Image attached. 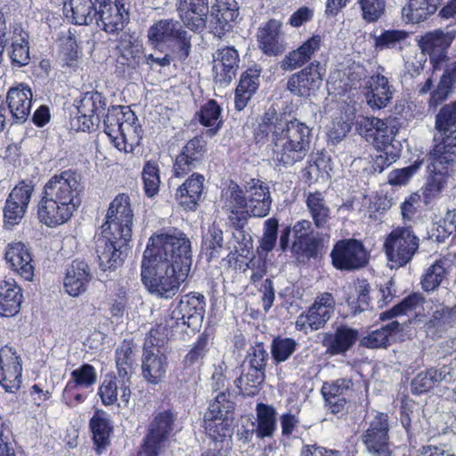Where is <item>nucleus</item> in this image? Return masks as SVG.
I'll return each instance as SVG.
<instances>
[{
    "label": "nucleus",
    "instance_id": "obj_1",
    "mask_svg": "<svg viewBox=\"0 0 456 456\" xmlns=\"http://www.w3.org/2000/svg\"><path fill=\"white\" fill-rule=\"evenodd\" d=\"M191 263V241L183 232L154 234L143 252L142 281L151 294L172 298L187 279Z\"/></svg>",
    "mask_w": 456,
    "mask_h": 456
},
{
    "label": "nucleus",
    "instance_id": "obj_2",
    "mask_svg": "<svg viewBox=\"0 0 456 456\" xmlns=\"http://www.w3.org/2000/svg\"><path fill=\"white\" fill-rule=\"evenodd\" d=\"M289 118L271 106L261 116L254 132L257 142L271 141L273 161L284 167L302 161L311 148L310 127Z\"/></svg>",
    "mask_w": 456,
    "mask_h": 456
},
{
    "label": "nucleus",
    "instance_id": "obj_3",
    "mask_svg": "<svg viewBox=\"0 0 456 456\" xmlns=\"http://www.w3.org/2000/svg\"><path fill=\"white\" fill-rule=\"evenodd\" d=\"M82 191L81 176L72 170L52 176L38 204L39 220L49 227L65 224L79 206Z\"/></svg>",
    "mask_w": 456,
    "mask_h": 456
},
{
    "label": "nucleus",
    "instance_id": "obj_4",
    "mask_svg": "<svg viewBox=\"0 0 456 456\" xmlns=\"http://www.w3.org/2000/svg\"><path fill=\"white\" fill-rule=\"evenodd\" d=\"M184 28L182 20L166 18L155 20L147 30L148 43L158 50L177 46L182 55L187 58L191 48V36Z\"/></svg>",
    "mask_w": 456,
    "mask_h": 456
},
{
    "label": "nucleus",
    "instance_id": "obj_5",
    "mask_svg": "<svg viewBox=\"0 0 456 456\" xmlns=\"http://www.w3.org/2000/svg\"><path fill=\"white\" fill-rule=\"evenodd\" d=\"M429 159V175L422 187V197L426 205L441 196L454 171L453 166L456 161V157H450L449 154H434V151L430 152Z\"/></svg>",
    "mask_w": 456,
    "mask_h": 456
},
{
    "label": "nucleus",
    "instance_id": "obj_6",
    "mask_svg": "<svg viewBox=\"0 0 456 456\" xmlns=\"http://www.w3.org/2000/svg\"><path fill=\"white\" fill-rule=\"evenodd\" d=\"M419 246V239L408 228L393 230L384 242L390 268H398L409 263Z\"/></svg>",
    "mask_w": 456,
    "mask_h": 456
},
{
    "label": "nucleus",
    "instance_id": "obj_7",
    "mask_svg": "<svg viewBox=\"0 0 456 456\" xmlns=\"http://www.w3.org/2000/svg\"><path fill=\"white\" fill-rule=\"evenodd\" d=\"M124 236L118 235L110 228L102 226L101 233L94 236V248L100 267L106 271L115 269L123 262V248L130 240H124Z\"/></svg>",
    "mask_w": 456,
    "mask_h": 456
},
{
    "label": "nucleus",
    "instance_id": "obj_8",
    "mask_svg": "<svg viewBox=\"0 0 456 456\" xmlns=\"http://www.w3.org/2000/svg\"><path fill=\"white\" fill-rule=\"evenodd\" d=\"M436 129L434 154L456 157V102L440 110L436 118Z\"/></svg>",
    "mask_w": 456,
    "mask_h": 456
},
{
    "label": "nucleus",
    "instance_id": "obj_9",
    "mask_svg": "<svg viewBox=\"0 0 456 456\" xmlns=\"http://www.w3.org/2000/svg\"><path fill=\"white\" fill-rule=\"evenodd\" d=\"M335 305L336 301L331 293L319 294L308 310L297 318L296 329L307 334L309 330L323 328L334 314Z\"/></svg>",
    "mask_w": 456,
    "mask_h": 456
},
{
    "label": "nucleus",
    "instance_id": "obj_10",
    "mask_svg": "<svg viewBox=\"0 0 456 456\" xmlns=\"http://www.w3.org/2000/svg\"><path fill=\"white\" fill-rule=\"evenodd\" d=\"M456 37L453 28L436 29L426 33L419 41L421 51L430 57L433 72L441 70L446 62V50Z\"/></svg>",
    "mask_w": 456,
    "mask_h": 456
},
{
    "label": "nucleus",
    "instance_id": "obj_11",
    "mask_svg": "<svg viewBox=\"0 0 456 456\" xmlns=\"http://www.w3.org/2000/svg\"><path fill=\"white\" fill-rule=\"evenodd\" d=\"M133 217L129 197L125 193H120L110 202L106 215V222L102 226L124 236V240H130Z\"/></svg>",
    "mask_w": 456,
    "mask_h": 456
},
{
    "label": "nucleus",
    "instance_id": "obj_12",
    "mask_svg": "<svg viewBox=\"0 0 456 456\" xmlns=\"http://www.w3.org/2000/svg\"><path fill=\"white\" fill-rule=\"evenodd\" d=\"M330 256L333 265L340 270L359 269L368 263V255L363 245L354 239L337 242Z\"/></svg>",
    "mask_w": 456,
    "mask_h": 456
},
{
    "label": "nucleus",
    "instance_id": "obj_13",
    "mask_svg": "<svg viewBox=\"0 0 456 456\" xmlns=\"http://www.w3.org/2000/svg\"><path fill=\"white\" fill-rule=\"evenodd\" d=\"M207 153V142L200 136L189 140L175 157L173 164L175 177H183L199 168L204 161Z\"/></svg>",
    "mask_w": 456,
    "mask_h": 456
},
{
    "label": "nucleus",
    "instance_id": "obj_14",
    "mask_svg": "<svg viewBox=\"0 0 456 456\" xmlns=\"http://www.w3.org/2000/svg\"><path fill=\"white\" fill-rule=\"evenodd\" d=\"M33 191V185L24 182L12 190L4 208V226L12 227L22 220L28 210Z\"/></svg>",
    "mask_w": 456,
    "mask_h": 456
},
{
    "label": "nucleus",
    "instance_id": "obj_15",
    "mask_svg": "<svg viewBox=\"0 0 456 456\" xmlns=\"http://www.w3.org/2000/svg\"><path fill=\"white\" fill-rule=\"evenodd\" d=\"M214 80L222 87L227 86L235 77L240 57L233 46L218 48L213 54Z\"/></svg>",
    "mask_w": 456,
    "mask_h": 456
},
{
    "label": "nucleus",
    "instance_id": "obj_16",
    "mask_svg": "<svg viewBox=\"0 0 456 456\" xmlns=\"http://www.w3.org/2000/svg\"><path fill=\"white\" fill-rule=\"evenodd\" d=\"M22 366L20 356L10 346L0 350V384L9 393L16 392L21 384Z\"/></svg>",
    "mask_w": 456,
    "mask_h": 456
},
{
    "label": "nucleus",
    "instance_id": "obj_17",
    "mask_svg": "<svg viewBox=\"0 0 456 456\" xmlns=\"http://www.w3.org/2000/svg\"><path fill=\"white\" fill-rule=\"evenodd\" d=\"M240 15V5L236 0H216L210 10L209 27L211 32L222 37L230 31L232 23Z\"/></svg>",
    "mask_w": 456,
    "mask_h": 456
},
{
    "label": "nucleus",
    "instance_id": "obj_18",
    "mask_svg": "<svg viewBox=\"0 0 456 456\" xmlns=\"http://www.w3.org/2000/svg\"><path fill=\"white\" fill-rule=\"evenodd\" d=\"M177 11L183 25L191 31L200 33L207 27L208 0H178Z\"/></svg>",
    "mask_w": 456,
    "mask_h": 456
},
{
    "label": "nucleus",
    "instance_id": "obj_19",
    "mask_svg": "<svg viewBox=\"0 0 456 456\" xmlns=\"http://www.w3.org/2000/svg\"><path fill=\"white\" fill-rule=\"evenodd\" d=\"M322 83L320 64L311 63L301 71L293 74L287 83V89L296 96L308 97L314 94Z\"/></svg>",
    "mask_w": 456,
    "mask_h": 456
},
{
    "label": "nucleus",
    "instance_id": "obj_20",
    "mask_svg": "<svg viewBox=\"0 0 456 456\" xmlns=\"http://www.w3.org/2000/svg\"><path fill=\"white\" fill-rule=\"evenodd\" d=\"M176 419V415L170 410L154 414L143 441L164 450L174 430Z\"/></svg>",
    "mask_w": 456,
    "mask_h": 456
},
{
    "label": "nucleus",
    "instance_id": "obj_21",
    "mask_svg": "<svg viewBox=\"0 0 456 456\" xmlns=\"http://www.w3.org/2000/svg\"><path fill=\"white\" fill-rule=\"evenodd\" d=\"M128 4H98L94 21L109 34L122 31L129 21Z\"/></svg>",
    "mask_w": 456,
    "mask_h": 456
},
{
    "label": "nucleus",
    "instance_id": "obj_22",
    "mask_svg": "<svg viewBox=\"0 0 456 456\" xmlns=\"http://www.w3.org/2000/svg\"><path fill=\"white\" fill-rule=\"evenodd\" d=\"M247 211L250 216L265 217L271 208L272 198L269 187L259 180L252 179L245 186Z\"/></svg>",
    "mask_w": 456,
    "mask_h": 456
},
{
    "label": "nucleus",
    "instance_id": "obj_23",
    "mask_svg": "<svg viewBox=\"0 0 456 456\" xmlns=\"http://www.w3.org/2000/svg\"><path fill=\"white\" fill-rule=\"evenodd\" d=\"M428 319L424 324L428 336L438 338L456 324V305L450 308L444 305H434L432 310L427 311Z\"/></svg>",
    "mask_w": 456,
    "mask_h": 456
},
{
    "label": "nucleus",
    "instance_id": "obj_24",
    "mask_svg": "<svg viewBox=\"0 0 456 456\" xmlns=\"http://www.w3.org/2000/svg\"><path fill=\"white\" fill-rule=\"evenodd\" d=\"M281 28L282 23L277 20H270L259 28L257 39L259 47L265 54L277 56L286 50V41Z\"/></svg>",
    "mask_w": 456,
    "mask_h": 456
},
{
    "label": "nucleus",
    "instance_id": "obj_25",
    "mask_svg": "<svg viewBox=\"0 0 456 456\" xmlns=\"http://www.w3.org/2000/svg\"><path fill=\"white\" fill-rule=\"evenodd\" d=\"M204 182V175L192 173L177 187L175 199L184 210H196L199 202L202 200Z\"/></svg>",
    "mask_w": 456,
    "mask_h": 456
},
{
    "label": "nucleus",
    "instance_id": "obj_26",
    "mask_svg": "<svg viewBox=\"0 0 456 456\" xmlns=\"http://www.w3.org/2000/svg\"><path fill=\"white\" fill-rule=\"evenodd\" d=\"M205 314V297L200 294H188L181 297L175 306V314L182 315L183 325L193 330L201 325Z\"/></svg>",
    "mask_w": 456,
    "mask_h": 456
},
{
    "label": "nucleus",
    "instance_id": "obj_27",
    "mask_svg": "<svg viewBox=\"0 0 456 456\" xmlns=\"http://www.w3.org/2000/svg\"><path fill=\"white\" fill-rule=\"evenodd\" d=\"M131 385L132 382L129 379H121L115 375L107 374L99 386L97 395L104 406H116L118 409H122L118 398L116 397V389L122 390V401L125 402L131 398Z\"/></svg>",
    "mask_w": 456,
    "mask_h": 456
},
{
    "label": "nucleus",
    "instance_id": "obj_28",
    "mask_svg": "<svg viewBox=\"0 0 456 456\" xmlns=\"http://www.w3.org/2000/svg\"><path fill=\"white\" fill-rule=\"evenodd\" d=\"M6 102L15 123H24L30 114L32 92L28 86L20 84L8 90Z\"/></svg>",
    "mask_w": 456,
    "mask_h": 456
},
{
    "label": "nucleus",
    "instance_id": "obj_29",
    "mask_svg": "<svg viewBox=\"0 0 456 456\" xmlns=\"http://www.w3.org/2000/svg\"><path fill=\"white\" fill-rule=\"evenodd\" d=\"M5 259L20 277L25 281H32L34 265L29 250L24 243L19 241L8 244Z\"/></svg>",
    "mask_w": 456,
    "mask_h": 456
},
{
    "label": "nucleus",
    "instance_id": "obj_30",
    "mask_svg": "<svg viewBox=\"0 0 456 456\" xmlns=\"http://www.w3.org/2000/svg\"><path fill=\"white\" fill-rule=\"evenodd\" d=\"M92 279L91 272L86 262L76 259L67 268L64 278V289L71 297L84 293Z\"/></svg>",
    "mask_w": 456,
    "mask_h": 456
},
{
    "label": "nucleus",
    "instance_id": "obj_31",
    "mask_svg": "<svg viewBox=\"0 0 456 456\" xmlns=\"http://www.w3.org/2000/svg\"><path fill=\"white\" fill-rule=\"evenodd\" d=\"M358 336L357 330L341 325L334 333L324 334L322 346L330 355L344 354L354 346Z\"/></svg>",
    "mask_w": 456,
    "mask_h": 456
},
{
    "label": "nucleus",
    "instance_id": "obj_32",
    "mask_svg": "<svg viewBox=\"0 0 456 456\" xmlns=\"http://www.w3.org/2000/svg\"><path fill=\"white\" fill-rule=\"evenodd\" d=\"M95 0H65L63 12L67 19L76 25H90L97 17Z\"/></svg>",
    "mask_w": 456,
    "mask_h": 456
},
{
    "label": "nucleus",
    "instance_id": "obj_33",
    "mask_svg": "<svg viewBox=\"0 0 456 456\" xmlns=\"http://www.w3.org/2000/svg\"><path fill=\"white\" fill-rule=\"evenodd\" d=\"M428 310H432V301L425 300L419 293H413L395 305L390 312L382 314V318L387 315L388 317L407 315L421 321L427 316Z\"/></svg>",
    "mask_w": 456,
    "mask_h": 456
},
{
    "label": "nucleus",
    "instance_id": "obj_34",
    "mask_svg": "<svg viewBox=\"0 0 456 456\" xmlns=\"http://www.w3.org/2000/svg\"><path fill=\"white\" fill-rule=\"evenodd\" d=\"M255 427L256 436L259 440L273 438L277 431V411L270 404L259 403L256 407V421L252 423Z\"/></svg>",
    "mask_w": 456,
    "mask_h": 456
},
{
    "label": "nucleus",
    "instance_id": "obj_35",
    "mask_svg": "<svg viewBox=\"0 0 456 456\" xmlns=\"http://www.w3.org/2000/svg\"><path fill=\"white\" fill-rule=\"evenodd\" d=\"M167 367V361L165 355L144 350L142 359V375L147 382L152 385L160 383L165 378Z\"/></svg>",
    "mask_w": 456,
    "mask_h": 456
},
{
    "label": "nucleus",
    "instance_id": "obj_36",
    "mask_svg": "<svg viewBox=\"0 0 456 456\" xmlns=\"http://www.w3.org/2000/svg\"><path fill=\"white\" fill-rule=\"evenodd\" d=\"M322 37L313 36L297 50L287 54L281 62L284 70H293L309 61L312 56L320 49Z\"/></svg>",
    "mask_w": 456,
    "mask_h": 456
},
{
    "label": "nucleus",
    "instance_id": "obj_37",
    "mask_svg": "<svg viewBox=\"0 0 456 456\" xmlns=\"http://www.w3.org/2000/svg\"><path fill=\"white\" fill-rule=\"evenodd\" d=\"M260 70L256 68L248 69L242 73L240 83L235 90V108L242 110L259 86Z\"/></svg>",
    "mask_w": 456,
    "mask_h": 456
},
{
    "label": "nucleus",
    "instance_id": "obj_38",
    "mask_svg": "<svg viewBox=\"0 0 456 456\" xmlns=\"http://www.w3.org/2000/svg\"><path fill=\"white\" fill-rule=\"evenodd\" d=\"M387 415L378 412L372 420V456H391Z\"/></svg>",
    "mask_w": 456,
    "mask_h": 456
},
{
    "label": "nucleus",
    "instance_id": "obj_39",
    "mask_svg": "<svg viewBox=\"0 0 456 456\" xmlns=\"http://www.w3.org/2000/svg\"><path fill=\"white\" fill-rule=\"evenodd\" d=\"M352 385L351 380L338 379L333 382H325L322 387V395L327 406L332 412H339L346 404L345 393Z\"/></svg>",
    "mask_w": 456,
    "mask_h": 456
},
{
    "label": "nucleus",
    "instance_id": "obj_40",
    "mask_svg": "<svg viewBox=\"0 0 456 456\" xmlns=\"http://www.w3.org/2000/svg\"><path fill=\"white\" fill-rule=\"evenodd\" d=\"M21 289L14 281L0 282V314L12 316L20 311L22 302Z\"/></svg>",
    "mask_w": 456,
    "mask_h": 456
},
{
    "label": "nucleus",
    "instance_id": "obj_41",
    "mask_svg": "<svg viewBox=\"0 0 456 456\" xmlns=\"http://www.w3.org/2000/svg\"><path fill=\"white\" fill-rule=\"evenodd\" d=\"M441 69H444V72L436 88L431 92L428 101L429 107L434 109L448 98L452 91V85L456 82V62H445Z\"/></svg>",
    "mask_w": 456,
    "mask_h": 456
},
{
    "label": "nucleus",
    "instance_id": "obj_42",
    "mask_svg": "<svg viewBox=\"0 0 456 456\" xmlns=\"http://www.w3.org/2000/svg\"><path fill=\"white\" fill-rule=\"evenodd\" d=\"M89 426L93 433V440L99 453L110 444V436L112 433L110 420L103 410L95 411L90 419Z\"/></svg>",
    "mask_w": 456,
    "mask_h": 456
},
{
    "label": "nucleus",
    "instance_id": "obj_43",
    "mask_svg": "<svg viewBox=\"0 0 456 456\" xmlns=\"http://www.w3.org/2000/svg\"><path fill=\"white\" fill-rule=\"evenodd\" d=\"M129 119H136L134 113L129 108L112 106L108 109V112L103 119L104 133L112 142L115 139H118V135L123 128V124Z\"/></svg>",
    "mask_w": 456,
    "mask_h": 456
},
{
    "label": "nucleus",
    "instance_id": "obj_44",
    "mask_svg": "<svg viewBox=\"0 0 456 456\" xmlns=\"http://www.w3.org/2000/svg\"><path fill=\"white\" fill-rule=\"evenodd\" d=\"M138 119H129L123 124V128L113 141V144L119 151L133 152L139 146L142 139V130L138 124Z\"/></svg>",
    "mask_w": 456,
    "mask_h": 456
},
{
    "label": "nucleus",
    "instance_id": "obj_45",
    "mask_svg": "<svg viewBox=\"0 0 456 456\" xmlns=\"http://www.w3.org/2000/svg\"><path fill=\"white\" fill-rule=\"evenodd\" d=\"M440 4L441 0H410L402 14L407 22L419 23L435 13Z\"/></svg>",
    "mask_w": 456,
    "mask_h": 456
},
{
    "label": "nucleus",
    "instance_id": "obj_46",
    "mask_svg": "<svg viewBox=\"0 0 456 456\" xmlns=\"http://www.w3.org/2000/svg\"><path fill=\"white\" fill-rule=\"evenodd\" d=\"M197 116L199 122L208 128V134L210 136L216 134L224 123L222 108L215 100H209L201 105Z\"/></svg>",
    "mask_w": 456,
    "mask_h": 456
},
{
    "label": "nucleus",
    "instance_id": "obj_47",
    "mask_svg": "<svg viewBox=\"0 0 456 456\" xmlns=\"http://www.w3.org/2000/svg\"><path fill=\"white\" fill-rule=\"evenodd\" d=\"M305 203L314 225L319 229L325 228L330 220V209L327 206L322 193L320 191L309 192Z\"/></svg>",
    "mask_w": 456,
    "mask_h": 456
},
{
    "label": "nucleus",
    "instance_id": "obj_48",
    "mask_svg": "<svg viewBox=\"0 0 456 456\" xmlns=\"http://www.w3.org/2000/svg\"><path fill=\"white\" fill-rule=\"evenodd\" d=\"M265 379V371L261 369L243 366L240 376L235 380L240 391L247 395H255Z\"/></svg>",
    "mask_w": 456,
    "mask_h": 456
},
{
    "label": "nucleus",
    "instance_id": "obj_49",
    "mask_svg": "<svg viewBox=\"0 0 456 456\" xmlns=\"http://www.w3.org/2000/svg\"><path fill=\"white\" fill-rule=\"evenodd\" d=\"M96 382V369L89 363H84L70 372V380L67 383L65 390L89 388Z\"/></svg>",
    "mask_w": 456,
    "mask_h": 456
},
{
    "label": "nucleus",
    "instance_id": "obj_50",
    "mask_svg": "<svg viewBox=\"0 0 456 456\" xmlns=\"http://www.w3.org/2000/svg\"><path fill=\"white\" fill-rule=\"evenodd\" d=\"M394 88L389 84L387 77L378 73L375 78L372 77V108H385L391 101Z\"/></svg>",
    "mask_w": 456,
    "mask_h": 456
},
{
    "label": "nucleus",
    "instance_id": "obj_51",
    "mask_svg": "<svg viewBox=\"0 0 456 456\" xmlns=\"http://www.w3.org/2000/svg\"><path fill=\"white\" fill-rule=\"evenodd\" d=\"M232 403L227 399L226 394L220 391L211 402L208 411L204 414V423L208 421H217L223 419H229L228 415L232 411Z\"/></svg>",
    "mask_w": 456,
    "mask_h": 456
},
{
    "label": "nucleus",
    "instance_id": "obj_52",
    "mask_svg": "<svg viewBox=\"0 0 456 456\" xmlns=\"http://www.w3.org/2000/svg\"><path fill=\"white\" fill-rule=\"evenodd\" d=\"M224 248L223 231L213 224L203 237L202 249L208 261L217 258Z\"/></svg>",
    "mask_w": 456,
    "mask_h": 456
},
{
    "label": "nucleus",
    "instance_id": "obj_53",
    "mask_svg": "<svg viewBox=\"0 0 456 456\" xmlns=\"http://www.w3.org/2000/svg\"><path fill=\"white\" fill-rule=\"evenodd\" d=\"M322 247V239L312 236L307 239L294 240L290 250L298 261L314 258Z\"/></svg>",
    "mask_w": 456,
    "mask_h": 456
},
{
    "label": "nucleus",
    "instance_id": "obj_54",
    "mask_svg": "<svg viewBox=\"0 0 456 456\" xmlns=\"http://www.w3.org/2000/svg\"><path fill=\"white\" fill-rule=\"evenodd\" d=\"M22 31L18 36L12 37L11 53L10 57L12 64L17 67H24L29 63V46L27 40V35L22 36Z\"/></svg>",
    "mask_w": 456,
    "mask_h": 456
},
{
    "label": "nucleus",
    "instance_id": "obj_55",
    "mask_svg": "<svg viewBox=\"0 0 456 456\" xmlns=\"http://www.w3.org/2000/svg\"><path fill=\"white\" fill-rule=\"evenodd\" d=\"M297 343L294 338L276 337L271 344V354L275 364L286 362L296 351Z\"/></svg>",
    "mask_w": 456,
    "mask_h": 456
},
{
    "label": "nucleus",
    "instance_id": "obj_56",
    "mask_svg": "<svg viewBox=\"0 0 456 456\" xmlns=\"http://www.w3.org/2000/svg\"><path fill=\"white\" fill-rule=\"evenodd\" d=\"M142 178L145 194L150 198L154 197L159 192L161 183L158 163L147 161L142 171Z\"/></svg>",
    "mask_w": 456,
    "mask_h": 456
},
{
    "label": "nucleus",
    "instance_id": "obj_57",
    "mask_svg": "<svg viewBox=\"0 0 456 456\" xmlns=\"http://www.w3.org/2000/svg\"><path fill=\"white\" fill-rule=\"evenodd\" d=\"M223 209L235 210L246 209L247 197L240 187L233 182H231L228 188L223 191L222 195Z\"/></svg>",
    "mask_w": 456,
    "mask_h": 456
},
{
    "label": "nucleus",
    "instance_id": "obj_58",
    "mask_svg": "<svg viewBox=\"0 0 456 456\" xmlns=\"http://www.w3.org/2000/svg\"><path fill=\"white\" fill-rule=\"evenodd\" d=\"M133 350L132 347L126 344L118 347L116 350V366L118 370V379H129L133 373Z\"/></svg>",
    "mask_w": 456,
    "mask_h": 456
},
{
    "label": "nucleus",
    "instance_id": "obj_59",
    "mask_svg": "<svg viewBox=\"0 0 456 456\" xmlns=\"http://www.w3.org/2000/svg\"><path fill=\"white\" fill-rule=\"evenodd\" d=\"M106 99L98 92L86 93L77 106L78 113H91L99 118L105 110Z\"/></svg>",
    "mask_w": 456,
    "mask_h": 456
},
{
    "label": "nucleus",
    "instance_id": "obj_60",
    "mask_svg": "<svg viewBox=\"0 0 456 456\" xmlns=\"http://www.w3.org/2000/svg\"><path fill=\"white\" fill-rule=\"evenodd\" d=\"M445 277V268L441 262H436L429 266L422 275L421 288L427 291H433L437 289Z\"/></svg>",
    "mask_w": 456,
    "mask_h": 456
},
{
    "label": "nucleus",
    "instance_id": "obj_61",
    "mask_svg": "<svg viewBox=\"0 0 456 456\" xmlns=\"http://www.w3.org/2000/svg\"><path fill=\"white\" fill-rule=\"evenodd\" d=\"M375 157L372 164V169L375 172L381 173L386 167L395 162L398 154L393 152L392 146L389 143H382V148L375 146L372 151V158Z\"/></svg>",
    "mask_w": 456,
    "mask_h": 456
},
{
    "label": "nucleus",
    "instance_id": "obj_62",
    "mask_svg": "<svg viewBox=\"0 0 456 456\" xmlns=\"http://www.w3.org/2000/svg\"><path fill=\"white\" fill-rule=\"evenodd\" d=\"M61 53L67 66H72L78 57L77 44L75 34L71 30L63 32L60 37Z\"/></svg>",
    "mask_w": 456,
    "mask_h": 456
},
{
    "label": "nucleus",
    "instance_id": "obj_63",
    "mask_svg": "<svg viewBox=\"0 0 456 456\" xmlns=\"http://www.w3.org/2000/svg\"><path fill=\"white\" fill-rule=\"evenodd\" d=\"M208 351V338L206 335L201 334L197 338L196 342L192 346L191 349L184 357V364L187 366H192L195 364H200Z\"/></svg>",
    "mask_w": 456,
    "mask_h": 456
},
{
    "label": "nucleus",
    "instance_id": "obj_64",
    "mask_svg": "<svg viewBox=\"0 0 456 456\" xmlns=\"http://www.w3.org/2000/svg\"><path fill=\"white\" fill-rule=\"evenodd\" d=\"M408 34L403 30H386L375 37L376 50L394 48L404 41Z\"/></svg>",
    "mask_w": 456,
    "mask_h": 456
}]
</instances>
